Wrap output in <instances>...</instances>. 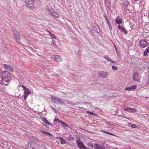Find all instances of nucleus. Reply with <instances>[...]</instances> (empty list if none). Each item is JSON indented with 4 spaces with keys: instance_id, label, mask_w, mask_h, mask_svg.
<instances>
[{
    "instance_id": "obj_2",
    "label": "nucleus",
    "mask_w": 149,
    "mask_h": 149,
    "mask_svg": "<svg viewBox=\"0 0 149 149\" xmlns=\"http://www.w3.org/2000/svg\"><path fill=\"white\" fill-rule=\"evenodd\" d=\"M50 99L52 102L55 103H58L59 104H61L63 102V101H62L61 98L54 95L51 96Z\"/></svg>"
},
{
    "instance_id": "obj_21",
    "label": "nucleus",
    "mask_w": 149,
    "mask_h": 149,
    "mask_svg": "<svg viewBox=\"0 0 149 149\" xmlns=\"http://www.w3.org/2000/svg\"><path fill=\"white\" fill-rule=\"evenodd\" d=\"M137 87V86L135 85H132L131 87L132 91L134 89H136Z\"/></svg>"
},
{
    "instance_id": "obj_12",
    "label": "nucleus",
    "mask_w": 149,
    "mask_h": 149,
    "mask_svg": "<svg viewBox=\"0 0 149 149\" xmlns=\"http://www.w3.org/2000/svg\"><path fill=\"white\" fill-rule=\"evenodd\" d=\"M118 28L120 30L122 31L125 34H127V31L124 27H121L120 25H119L118 26Z\"/></svg>"
},
{
    "instance_id": "obj_32",
    "label": "nucleus",
    "mask_w": 149,
    "mask_h": 149,
    "mask_svg": "<svg viewBox=\"0 0 149 149\" xmlns=\"http://www.w3.org/2000/svg\"><path fill=\"white\" fill-rule=\"evenodd\" d=\"M54 120L55 121H58L60 123H61V122L62 121L60 120L59 119H58L57 118H55Z\"/></svg>"
},
{
    "instance_id": "obj_8",
    "label": "nucleus",
    "mask_w": 149,
    "mask_h": 149,
    "mask_svg": "<svg viewBox=\"0 0 149 149\" xmlns=\"http://www.w3.org/2000/svg\"><path fill=\"white\" fill-rule=\"evenodd\" d=\"M133 78L134 81L138 82H140V80L141 78V77L140 76V74L137 73H135Z\"/></svg>"
},
{
    "instance_id": "obj_43",
    "label": "nucleus",
    "mask_w": 149,
    "mask_h": 149,
    "mask_svg": "<svg viewBox=\"0 0 149 149\" xmlns=\"http://www.w3.org/2000/svg\"><path fill=\"white\" fill-rule=\"evenodd\" d=\"M134 1H138V0H134Z\"/></svg>"
},
{
    "instance_id": "obj_45",
    "label": "nucleus",
    "mask_w": 149,
    "mask_h": 149,
    "mask_svg": "<svg viewBox=\"0 0 149 149\" xmlns=\"http://www.w3.org/2000/svg\"><path fill=\"white\" fill-rule=\"evenodd\" d=\"M74 139V138L73 137H72V139Z\"/></svg>"
},
{
    "instance_id": "obj_34",
    "label": "nucleus",
    "mask_w": 149,
    "mask_h": 149,
    "mask_svg": "<svg viewBox=\"0 0 149 149\" xmlns=\"http://www.w3.org/2000/svg\"><path fill=\"white\" fill-rule=\"evenodd\" d=\"M53 40H52V43L56 47H57V45H56V43L55 42H54L53 41Z\"/></svg>"
},
{
    "instance_id": "obj_30",
    "label": "nucleus",
    "mask_w": 149,
    "mask_h": 149,
    "mask_svg": "<svg viewBox=\"0 0 149 149\" xmlns=\"http://www.w3.org/2000/svg\"><path fill=\"white\" fill-rule=\"evenodd\" d=\"M125 90H129V91H132V89L131 88V87H126L125 88Z\"/></svg>"
},
{
    "instance_id": "obj_6",
    "label": "nucleus",
    "mask_w": 149,
    "mask_h": 149,
    "mask_svg": "<svg viewBox=\"0 0 149 149\" xmlns=\"http://www.w3.org/2000/svg\"><path fill=\"white\" fill-rule=\"evenodd\" d=\"M108 72L102 71L97 73V74L100 77L105 78L108 76Z\"/></svg>"
},
{
    "instance_id": "obj_38",
    "label": "nucleus",
    "mask_w": 149,
    "mask_h": 149,
    "mask_svg": "<svg viewBox=\"0 0 149 149\" xmlns=\"http://www.w3.org/2000/svg\"><path fill=\"white\" fill-rule=\"evenodd\" d=\"M110 62L112 63H115V62H116L115 61H113L111 59Z\"/></svg>"
},
{
    "instance_id": "obj_25",
    "label": "nucleus",
    "mask_w": 149,
    "mask_h": 149,
    "mask_svg": "<svg viewBox=\"0 0 149 149\" xmlns=\"http://www.w3.org/2000/svg\"><path fill=\"white\" fill-rule=\"evenodd\" d=\"M124 110L126 111H129V110L131 109L130 107H125L124 108Z\"/></svg>"
},
{
    "instance_id": "obj_9",
    "label": "nucleus",
    "mask_w": 149,
    "mask_h": 149,
    "mask_svg": "<svg viewBox=\"0 0 149 149\" xmlns=\"http://www.w3.org/2000/svg\"><path fill=\"white\" fill-rule=\"evenodd\" d=\"M2 67L4 68L7 69L11 72H13L14 71V69L10 65L4 64L2 65Z\"/></svg>"
},
{
    "instance_id": "obj_4",
    "label": "nucleus",
    "mask_w": 149,
    "mask_h": 149,
    "mask_svg": "<svg viewBox=\"0 0 149 149\" xmlns=\"http://www.w3.org/2000/svg\"><path fill=\"white\" fill-rule=\"evenodd\" d=\"M34 0H25V2L26 6L29 8H33L34 7Z\"/></svg>"
},
{
    "instance_id": "obj_44",
    "label": "nucleus",
    "mask_w": 149,
    "mask_h": 149,
    "mask_svg": "<svg viewBox=\"0 0 149 149\" xmlns=\"http://www.w3.org/2000/svg\"><path fill=\"white\" fill-rule=\"evenodd\" d=\"M148 69L149 70V66H148Z\"/></svg>"
},
{
    "instance_id": "obj_31",
    "label": "nucleus",
    "mask_w": 149,
    "mask_h": 149,
    "mask_svg": "<svg viewBox=\"0 0 149 149\" xmlns=\"http://www.w3.org/2000/svg\"><path fill=\"white\" fill-rule=\"evenodd\" d=\"M104 58H105V59H106L107 60V61H108V62H109L111 61V59H110L109 57H107V56H106V57H104Z\"/></svg>"
},
{
    "instance_id": "obj_37",
    "label": "nucleus",
    "mask_w": 149,
    "mask_h": 149,
    "mask_svg": "<svg viewBox=\"0 0 149 149\" xmlns=\"http://www.w3.org/2000/svg\"><path fill=\"white\" fill-rule=\"evenodd\" d=\"M96 29L97 30H99V31H100V28H99V26H97L96 27Z\"/></svg>"
},
{
    "instance_id": "obj_18",
    "label": "nucleus",
    "mask_w": 149,
    "mask_h": 149,
    "mask_svg": "<svg viewBox=\"0 0 149 149\" xmlns=\"http://www.w3.org/2000/svg\"><path fill=\"white\" fill-rule=\"evenodd\" d=\"M42 120L46 124L48 125H50L51 124V123L49 122L47 120V118H46L43 117L42 118Z\"/></svg>"
},
{
    "instance_id": "obj_33",
    "label": "nucleus",
    "mask_w": 149,
    "mask_h": 149,
    "mask_svg": "<svg viewBox=\"0 0 149 149\" xmlns=\"http://www.w3.org/2000/svg\"><path fill=\"white\" fill-rule=\"evenodd\" d=\"M136 127V126L134 124H131V127L132 128H135Z\"/></svg>"
},
{
    "instance_id": "obj_42",
    "label": "nucleus",
    "mask_w": 149,
    "mask_h": 149,
    "mask_svg": "<svg viewBox=\"0 0 149 149\" xmlns=\"http://www.w3.org/2000/svg\"><path fill=\"white\" fill-rule=\"evenodd\" d=\"M131 111H132V110L130 109V110H129V111L131 112Z\"/></svg>"
},
{
    "instance_id": "obj_3",
    "label": "nucleus",
    "mask_w": 149,
    "mask_h": 149,
    "mask_svg": "<svg viewBox=\"0 0 149 149\" xmlns=\"http://www.w3.org/2000/svg\"><path fill=\"white\" fill-rule=\"evenodd\" d=\"M139 44L141 48H144L148 45V43L145 39H143L140 41Z\"/></svg>"
},
{
    "instance_id": "obj_39",
    "label": "nucleus",
    "mask_w": 149,
    "mask_h": 149,
    "mask_svg": "<svg viewBox=\"0 0 149 149\" xmlns=\"http://www.w3.org/2000/svg\"><path fill=\"white\" fill-rule=\"evenodd\" d=\"M46 31L47 32L49 33V34L50 33H51V32H50L48 29L46 30Z\"/></svg>"
},
{
    "instance_id": "obj_16",
    "label": "nucleus",
    "mask_w": 149,
    "mask_h": 149,
    "mask_svg": "<svg viewBox=\"0 0 149 149\" xmlns=\"http://www.w3.org/2000/svg\"><path fill=\"white\" fill-rule=\"evenodd\" d=\"M121 4H122L124 6L127 7L130 4V2L128 1H123V3H121Z\"/></svg>"
},
{
    "instance_id": "obj_41",
    "label": "nucleus",
    "mask_w": 149,
    "mask_h": 149,
    "mask_svg": "<svg viewBox=\"0 0 149 149\" xmlns=\"http://www.w3.org/2000/svg\"><path fill=\"white\" fill-rule=\"evenodd\" d=\"M102 131L103 132H104V133H107V132H106V131H104V130H102Z\"/></svg>"
},
{
    "instance_id": "obj_40",
    "label": "nucleus",
    "mask_w": 149,
    "mask_h": 149,
    "mask_svg": "<svg viewBox=\"0 0 149 149\" xmlns=\"http://www.w3.org/2000/svg\"><path fill=\"white\" fill-rule=\"evenodd\" d=\"M107 133V134H111V135H112V134H111V133H110L109 132H107V133Z\"/></svg>"
},
{
    "instance_id": "obj_13",
    "label": "nucleus",
    "mask_w": 149,
    "mask_h": 149,
    "mask_svg": "<svg viewBox=\"0 0 149 149\" xmlns=\"http://www.w3.org/2000/svg\"><path fill=\"white\" fill-rule=\"evenodd\" d=\"M94 147L95 149H105L104 146L98 144H94Z\"/></svg>"
},
{
    "instance_id": "obj_26",
    "label": "nucleus",
    "mask_w": 149,
    "mask_h": 149,
    "mask_svg": "<svg viewBox=\"0 0 149 149\" xmlns=\"http://www.w3.org/2000/svg\"><path fill=\"white\" fill-rule=\"evenodd\" d=\"M112 69L114 71H116L117 70V67L116 66L113 65L112 67Z\"/></svg>"
},
{
    "instance_id": "obj_7",
    "label": "nucleus",
    "mask_w": 149,
    "mask_h": 149,
    "mask_svg": "<svg viewBox=\"0 0 149 149\" xmlns=\"http://www.w3.org/2000/svg\"><path fill=\"white\" fill-rule=\"evenodd\" d=\"M51 58L52 60L57 62H60L62 60V58L60 56L58 55H52Z\"/></svg>"
},
{
    "instance_id": "obj_1",
    "label": "nucleus",
    "mask_w": 149,
    "mask_h": 149,
    "mask_svg": "<svg viewBox=\"0 0 149 149\" xmlns=\"http://www.w3.org/2000/svg\"><path fill=\"white\" fill-rule=\"evenodd\" d=\"M1 79L5 81H9L12 78L11 74L9 72L3 71L1 72Z\"/></svg>"
},
{
    "instance_id": "obj_19",
    "label": "nucleus",
    "mask_w": 149,
    "mask_h": 149,
    "mask_svg": "<svg viewBox=\"0 0 149 149\" xmlns=\"http://www.w3.org/2000/svg\"><path fill=\"white\" fill-rule=\"evenodd\" d=\"M61 140L60 143L61 144H64L66 143V141L65 140L63 139L61 137H59Z\"/></svg>"
},
{
    "instance_id": "obj_46",
    "label": "nucleus",
    "mask_w": 149,
    "mask_h": 149,
    "mask_svg": "<svg viewBox=\"0 0 149 149\" xmlns=\"http://www.w3.org/2000/svg\"><path fill=\"white\" fill-rule=\"evenodd\" d=\"M97 32L99 33V31H97Z\"/></svg>"
},
{
    "instance_id": "obj_17",
    "label": "nucleus",
    "mask_w": 149,
    "mask_h": 149,
    "mask_svg": "<svg viewBox=\"0 0 149 149\" xmlns=\"http://www.w3.org/2000/svg\"><path fill=\"white\" fill-rule=\"evenodd\" d=\"M149 52V45L147 47V48L143 53V55L146 56Z\"/></svg>"
},
{
    "instance_id": "obj_35",
    "label": "nucleus",
    "mask_w": 149,
    "mask_h": 149,
    "mask_svg": "<svg viewBox=\"0 0 149 149\" xmlns=\"http://www.w3.org/2000/svg\"><path fill=\"white\" fill-rule=\"evenodd\" d=\"M22 87L25 91L27 90V89H29L28 88H26L24 85H22Z\"/></svg>"
},
{
    "instance_id": "obj_22",
    "label": "nucleus",
    "mask_w": 149,
    "mask_h": 149,
    "mask_svg": "<svg viewBox=\"0 0 149 149\" xmlns=\"http://www.w3.org/2000/svg\"><path fill=\"white\" fill-rule=\"evenodd\" d=\"M50 36L52 38H54V39H56L57 38V37L55 36V35L52 33H50Z\"/></svg>"
},
{
    "instance_id": "obj_28",
    "label": "nucleus",
    "mask_w": 149,
    "mask_h": 149,
    "mask_svg": "<svg viewBox=\"0 0 149 149\" xmlns=\"http://www.w3.org/2000/svg\"><path fill=\"white\" fill-rule=\"evenodd\" d=\"M131 110H132L131 112H135L136 111V109H133L131 108Z\"/></svg>"
},
{
    "instance_id": "obj_14",
    "label": "nucleus",
    "mask_w": 149,
    "mask_h": 149,
    "mask_svg": "<svg viewBox=\"0 0 149 149\" xmlns=\"http://www.w3.org/2000/svg\"><path fill=\"white\" fill-rule=\"evenodd\" d=\"M122 19L119 16H118L116 19L115 22L116 24H120L122 23Z\"/></svg>"
},
{
    "instance_id": "obj_20",
    "label": "nucleus",
    "mask_w": 149,
    "mask_h": 149,
    "mask_svg": "<svg viewBox=\"0 0 149 149\" xmlns=\"http://www.w3.org/2000/svg\"><path fill=\"white\" fill-rule=\"evenodd\" d=\"M61 123L63 127H69L68 125L65 123H64V122H63V121L61 122Z\"/></svg>"
},
{
    "instance_id": "obj_15",
    "label": "nucleus",
    "mask_w": 149,
    "mask_h": 149,
    "mask_svg": "<svg viewBox=\"0 0 149 149\" xmlns=\"http://www.w3.org/2000/svg\"><path fill=\"white\" fill-rule=\"evenodd\" d=\"M51 15L54 18H58L59 17V15L56 12H53L51 13Z\"/></svg>"
},
{
    "instance_id": "obj_11",
    "label": "nucleus",
    "mask_w": 149,
    "mask_h": 149,
    "mask_svg": "<svg viewBox=\"0 0 149 149\" xmlns=\"http://www.w3.org/2000/svg\"><path fill=\"white\" fill-rule=\"evenodd\" d=\"M31 93L29 91V89H27V90L24 91V99L26 100L28 96Z\"/></svg>"
},
{
    "instance_id": "obj_29",
    "label": "nucleus",
    "mask_w": 149,
    "mask_h": 149,
    "mask_svg": "<svg viewBox=\"0 0 149 149\" xmlns=\"http://www.w3.org/2000/svg\"><path fill=\"white\" fill-rule=\"evenodd\" d=\"M86 113H89V114H91V115H95V113H93V112H90V111H87Z\"/></svg>"
},
{
    "instance_id": "obj_36",
    "label": "nucleus",
    "mask_w": 149,
    "mask_h": 149,
    "mask_svg": "<svg viewBox=\"0 0 149 149\" xmlns=\"http://www.w3.org/2000/svg\"><path fill=\"white\" fill-rule=\"evenodd\" d=\"M51 108L52 109H53V110H54V111H55V113H56V109L53 107H51Z\"/></svg>"
},
{
    "instance_id": "obj_23",
    "label": "nucleus",
    "mask_w": 149,
    "mask_h": 149,
    "mask_svg": "<svg viewBox=\"0 0 149 149\" xmlns=\"http://www.w3.org/2000/svg\"><path fill=\"white\" fill-rule=\"evenodd\" d=\"M41 132H43L44 133H45L46 134H47L49 136H52V135L51 134L48 132H45V131H43L42 130H41Z\"/></svg>"
},
{
    "instance_id": "obj_24",
    "label": "nucleus",
    "mask_w": 149,
    "mask_h": 149,
    "mask_svg": "<svg viewBox=\"0 0 149 149\" xmlns=\"http://www.w3.org/2000/svg\"><path fill=\"white\" fill-rule=\"evenodd\" d=\"M107 23L109 26V27L110 30L111 31V30H112V26H111V23H110V22H108Z\"/></svg>"
},
{
    "instance_id": "obj_27",
    "label": "nucleus",
    "mask_w": 149,
    "mask_h": 149,
    "mask_svg": "<svg viewBox=\"0 0 149 149\" xmlns=\"http://www.w3.org/2000/svg\"><path fill=\"white\" fill-rule=\"evenodd\" d=\"M104 16L105 18V20L106 21V22H107V23L108 22H109V20H108V18H107V17L106 15L105 14H104Z\"/></svg>"
},
{
    "instance_id": "obj_10",
    "label": "nucleus",
    "mask_w": 149,
    "mask_h": 149,
    "mask_svg": "<svg viewBox=\"0 0 149 149\" xmlns=\"http://www.w3.org/2000/svg\"><path fill=\"white\" fill-rule=\"evenodd\" d=\"M77 143L78 146L81 149H86V148L85 146L81 141L79 140H77Z\"/></svg>"
},
{
    "instance_id": "obj_5",
    "label": "nucleus",
    "mask_w": 149,
    "mask_h": 149,
    "mask_svg": "<svg viewBox=\"0 0 149 149\" xmlns=\"http://www.w3.org/2000/svg\"><path fill=\"white\" fill-rule=\"evenodd\" d=\"M13 33V38L15 39L16 41H19L20 40V34L16 30L14 31Z\"/></svg>"
}]
</instances>
